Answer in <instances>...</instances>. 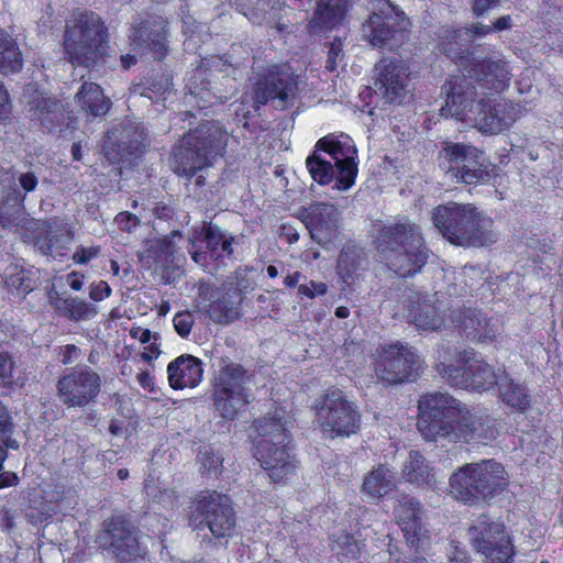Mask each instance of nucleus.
<instances>
[{
  "mask_svg": "<svg viewBox=\"0 0 563 563\" xmlns=\"http://www.w3.org/2000/svg\"><path fill=\"white\" fill-rule=\"evenodd\" d=\"M402 478L419 487H433L437 484V473L418 451H411L401 470Z\"/></svg>",
  "mask_w": 563,
  "mask_h": 563,
  "instance_id": "obj_35",
  "label": "nucleus"
},
{
  "mask_svg": "<svg viewBox=\"0 0 563 563\" xmlns=\"http://www.w3.org/2000/svg\"><path fill=\"white\" fill-rule=\"evenodd\" d=\"M104 531L101 539L106 544L113 549L119 542L122 541L124 534L130 532L133 527L122 517H112L104 522Z\"/></svg>",
  "mask_w": 563,
  "mask_h": 563,
  "instance_id": "obj_46",
  "label": "nucleus"
},
{
  "mask_svg": "<svg viewBox=\"0 0 563 563\" xmlns=\"http://www.w3.org/2000/svg\"><path fill=\"white\" fill-rule=\"evenodd\" d=\"M302 88L300 75L288 64H271L257 73L251 90L245 93L238 115L250 119L260 115L264 106L272 104L278 110H298L301 104Z\"/></svg>",
  "mask_w": 563,
  "mask_h": 563,
  "instance_id": "obj_2",
  "label": "nucleus"
},
{
  "mask_svg": "<svg viewBox=\"0 0 563 563\" xmlns=\"http://www.w3.org/2000/svg\"><path fill=\"white\" fill-rule=\"evenodd\" d=\"M443 305L437 295L416 294L409 299L408 319L422 330H439L443 323Z\"/></svg>",
  "mask_w": 563,
  "mask_h": 563,
  "instance_id": "obj_28",
  "label": "nucleus"
},
{
  "mask_svg": "<svg viewBox=\"0 0 563 563\" xmlns=\"http://www.w3.org/2000/svg\"><path fill=\"white\" fill-rule=\"evenodd\" d=\"M173 88V75L163 66L150 71L131 84L132 95H139L154 101H165Z\"/></svg>",
  "mask_w": 563,
  "mask_h": 563,
  "instance_id": "obj_31",
  "label": "nucleus"
},
{
  "mask_svg": "<svg viewBox=\"0 0 563 563\" xmlns=\"http://www.w3.org/2000/svg\"><path fill=\"white\" fill-rule=\"evenodd\" d=\"M10 113V96L4 85L0 81V122L8 119Z\"/></svg>",
  "mask_w": 563,
  "mask_h": 563,
  "instance_id": "obj_62",
  "label": "nucleus"
},
{
  "mask_svg": "<svg viewBox=\"0 0 563 563\" xmlns=\"http://www.w3.org/2000/svg\"><path fill=\"white\" fill-rule=\"evenodd\" d=\"M114 222L119 227V229L130 232L135 229L140 224L139 218L130 212H120L114 218Z\"/></svg>",
  "mask_w": 563,
  "mask_h": 563,
  "instance_id": "obj_56",
  "label": "nucleus"
},
{
  "mask_svg": "<svg viewBox=\"0 0 563 563\" xmlns=\"http://www.w3.org/2000/svg\"><path fill=\"white\" fill-rule=\"evenodd\" d=\"M30 117L32 121L57 137L73 139L78 129V119L60 101L40 96L31 102Z\"/></svg>",
  "mask_w": 563,
  "mask_h": 563,
  "instance_id": "obj_19",
  "label": "nucleus"
},
{
  "mask_svg": "<svg viewBox=\"0 0 563 563\" xmlns=\"http://www.w3.org/2000/svg\"><path fill=\"white\" fill-rule=\"evenodd\" d=\"M440 166L446 169L452 177L461 179L465 184H475L488 180L490 172L485 165L483 153L472 145L453 143L440 153Z\"/></svg>",
  "mask_w": 563,
  "mask_h": 563,
  "instance_id": "obj_15",
  "label": "nucleus"
},
{
  "mask_svg": "<svg viewBox=\"0 0 563 563\" xmlns=\"http://www.w3.org/2000/svg\"><path fill=\"white\" fill-rule=\"evenodd\" d=\"M331 550L341 561L357 559L361 554L362 545L352 534L341 532L332 534Z\"/></svg>",
  "mask_w": 563,
  "mask_h": 563,
  "instance_id": "obj_44",
  "label": "nucleus"
},
{
  "mask_svg": "<svg viewBox=\"0 0 563 563\" xmlns=\"http://www.w3.org/2000/svg\"><path fill=\"white\" fill-rule=\"evenodd\" d=\"M80 109L91 117H103L110 110L111 100L104 96L102 88L95 82L85 81L76 95Z\"/></svg>",
  "mask_w": 563,
  "mask_h": 563,
  "instance_id": "obj_36",
  "label": "nucleus"
},
{
  "mask_svg": "<svg viewBox=\"0 0 563 563\" xmlns=\"http://www.w3.org/2000/svg\"><path fill=\"white\" fill-rule=\"evenodd\" d=\"M285 411L276 410L273 415L255 421L254 428L258 439L256 441L269 440L271 444H285L289 440L284 421Z\"/></svg>",
  "mask_w": 563,
  "mask_h": 563,
  "instance_id": "obj_38",
  "label": "nucleus"
},
{
  "mask_svg": "<svg viewBox=\"0 0 563 563\" xmlns=\"http://www.w3.org/2000/svg\"><path fill=\"white\" fill-rule=\"evenodd\" d=\"M4 285L10 292L19 297H24L34 287L30 274L19 266L11 267L7 273Z\"/></svg>",
  "mask_w": 563,
  "mask_h": 563,
  "instance_id": "obj_45",
  "label": "nucleus"
},
{
  "mask_svg": "<svg viewBox=\"0 0 563 563\" xmlns=\"http://www.w3.org/2000/svg\"><path fill=\"white\" fill-rule=\"evenodd\" d=\"M498 391L500 399L514 409L523 411L530 405L526 388L516 384L505 372H500Z\"/></svg>",
  "mask_w": 563,
  "mask_h": 563,
  "instance_id": "obj_41",
  "label": "nucleus"
},
{
  "mask_svg": "<svg viewBox=\"0 0 563 563\" xmlns=\"http://www.w3.org/2000/svg\"><path fill=\"white\" fill-rule=\"evenodd\" d=\"M168 25L165 20L152 14L134 22L129 29V41L136 51H144L155 60L162 62L168 55Z\"/></svg>",
  "mask_w": 563,
  "mask_h": 563,
  "instance_id": "obj_20",
  "label": "nucleus"
},
{
  "mask_svg": "<svg viewBox=\"0 0 563 563\" xmlns=\"http://www.w3.org/2000/svg\"><path fill=\"white\" fill-rule=\"evenodd\" d=\"M459 336L474 343L488 344L498 336V327L483 311L467 307L456 308L450 314Z\"/></svg>",
  "mask_w": 563,
  "mask_h": 563,
  "instance_id": "obj_22",
  "label": "nucleus"
},
{
  "mask_svg": "<svg viewBox=\"0 0 563 563\" xmlns=\"http://www.w3.org/2000/svg\"><path fill=\"white\" fill-rule=\"evenodd\" d=\"M62 309L67 318L75 321L90 319L97 314V309L93 306L78 298L65 299Z\"/></svg>",
  "mask_w": 563,
  "mask_h": 563,
  "instance_id": "obj_47",
  "label": "nucleus"
},
{
  "mask_svg": "<svg viewBox=\"0 0 563 563\" xmlns=\"http://www.w3.org/2000/svg\"><path fill=\"white\" fill-rule=\"evenodd\" d=\"M467 537L474 551L484 556V563H509L512 545L503 522L482 514L472 521Z\"/></svg>",
  "mask_w": 563,
  "mask_h": 563,
  "instance_id": "obj_12",
  "label": "nucleus"
},
{
  "mask_svg": "<svg viewBox=\"0 0 563 563\" xmlns=\"http://www.w3.org/2000/svg\"><path fill=\"white\" fill-rule=\"evenodd\" d=\"M213 157L210 143H186L174 154V169L179 175L192 177L197 170L209 166Z\"/></svg>",
  "mask_w": 563,
  "mask_h": 563,
  "instance_id": "obj_30",
  "label": "nucleus"
},
{
  "mask_svg": "<svg viewBox=\"0 0 563 563\" xmlns=\"http://www.w3.org/2000/svg\"><path fill=\"white\" fill-rule=\"evenodd\" d=\"M174 328L181 338H187L195 323V318L189 311H181L175 314L173 319Z\"/></svg>",
  "mask_w": 563,
  "mask_h": 563,
  "instance_id": "obj_50",
  "label": "nucleus"
},
{
  "mask_svg": "<svg viewBox=\"0 0 563 563\" xmlns=\"http://www.w3.org/2000/svg\"><path fill=\"white\" fill-rule=\"evenodd\" d=\"M111 294V288L107 282L100 280L90 287L89 296L95 301H100Z\"/></svg>",
  "mask_w": 563,
  "mask_h": 563,
  "instance_id": "obj_61",
  "label": "nucleus"
},
{
  "mask_svg": "<svg viewBox=\"0 0 563 563\" xmlns=\"http://www.w3.org/2000/svg\"><path fill=\"white\" fill-rule=\"evenodd\" d=\"M389 11L373 12L362 24L363 37L376 48L398 49L409 35V21L390 3Z\"/></svg>",
  "mask_w": 563,
  "mask_h": 563,
  "instance_id": "obj_14",
  "label": "nucleus"
},
{
  "mask_svg": "<svg viewBox=\"0 0 563 563\" xmlns=\"http://www.w3.org/2000/svg\"><path fill=\"white\" fill-rule=\"evenodd\" d=\"M464 407L449 394L432 393L421 396L418 401L419 432L429 441H435L439 438L449 439Z\"/></svg>",
  "mask_w": 563,
  "mask_h": 563,
  "instance_id": "obj_10",
  "label": "nucleus"
},
{
  "mask_svg": "<svg viewBox=\"0 0 563 563\" xmlns=\"http://www.w3.org/2000/svg\"><path fill=\"white\" fill-rule=\"evenodd\" d=\"M499 0H471L472 13L476 18L484 16L492 9L498 7Z\"/></svg>",
  "mask_w": 563,
  "mask_h": 563,
  "instance_id": "obj_55",
  "label": "nucleus"
},
{
  "mask_svg": "<svg viewBox=\"0 0 563 563\" xmlns=\"http://www.w3.org/2000/svg\"><path fill=\"white\" fill-rule=\"evenodd\" d=\"M355 147L343 150L342 143H317V150L306 159L307 168L313 180L327 185L335 179L339 191L349 190L357 175Z\"/></svg>",
  "mask_w": 563,
  "mask_h": 563,
  "instance_id": "obj_8",
  "label": "nucleus"
},
{
  "mask_svg": "<svg viewBox=\"0 0 563 563\" xmlns=\"http://www.w3.org/2000/svg\"><path fill=\"white\" fill-rule=\"evenodd\" d=\"M130 335L136 340H139L141 343H147L152 339L157 341L158 334L152 333L148 329H143L141 327H134L130 330Z\"/></svg>",
  "mask_w": 563,
  "mask_h": 563,
  "instance_id": "obj_63",
  "label": "nucleus"
},
{
  "mask_svg": "<svg viewBox=\"0 0 563 563\" xmlns=\"http://www.w3.org/2000/svg\"><path fill=\"white\" fill-rule=\"evenodd\" d=\"M509 476L495 460H482L459 467L449 479L450 494L467 505L490 503L507 490Z\"/></svg>",
  "mask_w": 563,
  "mask_h": 563,
  "instance_id": "obj_7",
  "label": "nucleus"
},
{
  "mask_svg": "<svg viewBox=\"0 0 563 563\" xmlns=\"http://www.w3.org/2000/svg\"><path fill=\"white\" fill-rule=\"evenodd\" d=\"M101 389L100 375L88 366H76L57 382V395L67 407H85L93 402Z\"/></svg>",
  "mask_w": 563,
  "mask_h": 563,
  "instance_id": "obj_17",
  "label": "nucleus"
},
{
  "mask_svg": "<svg viewBox=\"0 0 563 563\" xmlns=\"http://www.w3.org/2000/svg\"><path fill=\"white\" fill-rule=\"evenodd\" d=\"M180 141H228V133L218 121H202L189 128Z\"/></svg>",
  "mask_w": 563,
  "mask_h": 563,
  "instance_id": "obj_42",
  "label": "nucleus"
},
{
  "mask_svg": "<svg viewBox=\"0 0 563 563\" xmlns=\"http://www.w3.org/2000/svg\"><path fill=\"white\" fill-rule=\"evenodd\" d=\"M307 228L318 243L330 242L338 233L339 211L331 203H314L308 211Z\"/></svg>",
  "mask_w": 563,
  "mask_h": 563,
  "instance_id": "obj_29",
  "label": "nucleus"
},
{
  "mask_svg": "<svg viewBox=\"0 0 563 563\" xmlns=\"http://www.w3.org/2000/svg\"><path fill=\"white\" fill-rule=\"evenodd\" d=\"M353 0H318L312 16L307 23L311 34L331 32L346 21Z\"/></svg>",
  "mask_w": 563,
  "mask_h": 563,
  "instance_id": "obj_25",
  "label": "nucleus"
},
{
  "mask_svg": "<svg viewBox=\"0 0 563 563\" xmlns=\"http://www.w3.org/2000/svg\"><path fill=\"white\" fill-rule=\"evenodd\" d=\"M342 42L339 37H335L334 41L330 44L324 68L332 73L338 68L339 60L343 57Z\"/></svg>",
  "mask_w": 563,
  "mask_h": 563,
  "instance_id": "obj_52",
  "label": "nucleus"
},
{
  "mask_svg": "<svg viewBox=\"0 0 563 563\" xmlns=\"http://www.w3.org/2000/svg\"><path fill=\"white\" fill-rule=\"evenodd\" d=\"M246 379L240 364L230 363L219 371L214 385V405L223 418L232 419L249 402V395L244 391Z\"/></svg>",
  "mask_w": 563,
  "mask_h": 563,
  "instance_id": "obj_16",
  "label": "nucleus"
},
{
  "mask_svg": "<svg viewBox=\"0 0 563 563\" xmlns=\"http://www.w3.org/2000/svg\"><path fill=\"white\" fill-rule=\"evenodd\" d=\"M180 236L178 232H173L170 235L164 236L156 241L155 247L158 252L159 256H164L167 261L172 257L176 251V246L174 243V238Z\"/></svg>",
  "mask_w": 563,
  "mask_h": 563,
  "instance_id": "obj_54",
  "label": "nucleus"
},
{
  "mask_svg": "<svg viewBox=\"0 0 563 563\" xmlns=\"http://www.w3.org/2000/svg\"><path fill=\"white\" fill-rule=\"evenodd\" d=\"M23 54L16 41L0 29V74H18L23 68Z\"/></svg>",
  "mask_w": 563,
  "mask_h": 563,
  "instance_id": "obj_40",
  "label": "nucleus"
},
{
  "mask_svg": "<svg viewBox=\"0 0 563 563\" xmlns=\"http://www.w3.org/2000/svg\"><path fill=\"white\" fill-rule=\"evenodd\" d=\"M498 435L497 421L487 415H472L464 407L456 424L453 428L451 441H488Z\"/></svg>",
  "mask_w": 563,
  "mask_h": 563,
  "instance_id": "obj_27",
  "label": "nucleus"
},
{
  "mask_svg": "<svg viewBox=\"0 0 563 563\" xmlns=\"http://www.w3.org/2000/svg\"><path fill=\"white\" fill-rule=\"evenodd\" d=\"M422 506L409 496H404L395 507V517L407 544L418 550L429 539V532L422 525Z\"/></svg>",
  "mask_w": 563,
  "mask_h": 563,
  "instance_id": "obj_23",
  "label": "nucleus"
},
{
  "mask_svg": "<svg viewBox=\"0 0 563 563\" xmlns=\"http://www.w3.org/2000/svg\"><path fill=\"white\" fill-rule=\"evenodd\" d=\"M240 302L241 291L234 287L224 292L221 298L212 300L206 311L213 322L228 324L239 318Z\"/></svg>",
  "mask_w": 563,
  "mask_h": 563,
  "instance_id": "obj_37",
  "label": "nucleus"
},
{
  "mask_svg": "<svg viewBox=\"0 0 563 563\" xmlns=\"http://www.w3.org/2000/svg\"><path fill=\"white\" fill-rule=\"evenodd\" d=\"M395 488L394 472L388 466L379 464L364 476L361 493L373 501H379Z\"/></svg>",
  "mask_w": 563,
  "mask_h": 563,
  "instance_id": "obj_33",
  "label": "nucleus"
},
{
  "mask_svg": "<svg viewBox=\"0 0 563 563\" xmlns=\"http://www.w3.org/2000/svg\"><path fill=\"white\" fill-rule=\"evenodd\" d=\"M14 363L8 353H0V386H11L14 383Z\"/></svg>",
  "mask_w": 563,
  "mask_h": 563,
  "instance_id": "obj_51",
  "label": "nucleus"
},
{
  "mask_svg": "<svg viewBox=\"0 0 563 563\" xmlns=\"http://www.w3.org/2000/svg\"><path fill=\"white\" fill-rule=\"evenodd\" d=\"M255 445V456L273 482L285 481L294 473L295 463L287 453V443L276 445L265 440L256 441Z\"/></svg>",
  "mask_w": 563,
  "mask_h": 563,
  "instance_id": "obj_26",
  "label": "nucleus"
},
{
  "mask_svg": "<svg viewBox=\"0 0 563 563\" xmlns=\"http://www.w3.org/2000/svg\"><path fill=\"white\" fill-rule=\"evenodd\" d=\"M24 199L25 194L13 191L0 203V225L2 228H21L27 223Z\"/></svg>",
  "mask_w": 563,
  "mask_h": 563,
  "instance_id": "obj_39",
  "label": "nucleus"
},
{
  "mask_svg": "<svg viewBox=\"0 0 563 563\" xmlns=\"http://www.w3.org/2000/svg\"><path fill=\"white\" fill-rule=\"evenodd\" d=\"M216 299V291L211 284L200 283L198 286L197 306L205 305L207 301Z\"/></svg>",
  "mask_w": 563,
  "mask_h": 563,
  "instance_id": "obj_60",
  "label": "nucleus"
},
{
  "mask_svg": "<svg viewBox=\"0 0 563 563\" xmlns=\"http://www.w3.org/2000/svg\"><path fill=\"white\" fill-rule=\"evenodd\" d=\"M20 187L26 192L35 190L38 179L33 172L20 173L18 176Z\"/></svg>",
  "mask_w": 563,
  "mask_h": 563,
  "instance_id": "obj_59",
  "label": "nucleus"
},
{
  "mask_svg": "<svg viewBox=\"0 0 563 563\" xmlns=\"http://www.w3.org/2000/svg\"><path fill=\"white\" fill-rule=\"evenodd\" d=\"M365 254L357 249L344 250L338 261V269L345 283H350L358 271H364Z\"/></svg>",
  "mask_w": 563,
  "mask_h": 563,
  "instance_id": "obj_43",
  "label": "nucleus"
},
{
  "mask_svg": "<svg viewBox=\"0 0 563 563\" xmlns=\"http://www.w3.org/2000/svg\"><path fill=\"white\" fill-rule=\"evenodd\" d=\"M100 252V249L98 246H78L73 255V260L76 263L79 264H86L91 258L96 257Z\"/></svg>",
  "mask_w": 563,
  "mask_h": 563,
  "instance_id": "obj_57",
  "label": "nucleus"
},
{
  "mask_svg": "<svg viewBox=\"0 0 563 563\" xmlns=\"http://www.w3.org/2000/svg\"><path fill=\"white\" fill-rule=\"evenodd\" d=\"M316 418L330 438L350 435L360 428V413L341 390L327 391L316 404Z\"/></svg>",
  "mask_w": 563,
  "mask_h": 563,
  "instance_id": "obj_13",
  "label": "nucleus"
},
{
  "mask_svg": "<svg viewBox=\"0 0 563 563\" xmlns=\"http://www.w3.org/2000/svg\"><path fill=\"white\" fill-rule=\"evenodd\" d=\"M63 47L65 58L73 66L92 69L107 62L109 29L98 13L76 12L66 21Z\"/></svg>",
  "mask_w": 563,
  "mask_h": 563,
  "instance_id": "obj_5",
  "label": "nucleus"
},
{
  "mask_svg": "<svg viewBox=\"0 0 563 563\" xmlns=\"http://www.w3.org/2000/svg\"><path fill=\"white\" fill-rule=\"evenodd\" d=\"M203 235L207 249L211 252L218 250L222 240L224 239V234L221 232V230L211 223L203 228Z\"/></svg>",
  "mask_w": 563,
  "mask_h": 563,
  "instance_id": "obj_53",
  "label": "nucleus"
},
{
  "mask_svg": "<svg viewBox=\"0 0 563 563\" xmlns=\"http://www.w3.org/2000/svg\"><path fill=\"white\" fill-rule=\"evenodd\" d=\"M125 537L122 538V541L119 542L114 548L113 551L117 553L118 556H121L124 559L123 554L129 555H135L139 551V540L136 538L135 530L132 529L130 532L124 534Z\"/></svg>",
  "mask_w": 563,
  "mask_h": 563,
  "instance_id": "obj_49",
  "label": "nucleus"
},
{
  "mask_svg": "<svg viewBox=\"0 0 563 563\" xmlns=\"http://www.w3.org/2000/svg\"><path fill=\"white\" fill-rule=\"evenodd\" d=\"M462 29L446 26L439 35V48L456 65H464L468 77L492 93H503L510 86L511 68L503 58L482 57L468 59L470 52L460 43Z\"/></svg>",
  "mask_w": 563,
  "mask_h": 563,
  "instance_id": "obj_6",
  "label": "nucleus"
},
{
  "mask_svg": "<svg viewBox=\"0 0 563 563\" xmlns=\"http://www.w3.org/2000/svg\"><path fill=\"white\" fill-rule=\"evenodd\" d=\"M431 219L442 236L462 247H487L498 241L490 217L472 203L450 201L432 210Z\"/></svg>",
  "mask_w": 563,
  "mask_h": 563,
  "instance_id": "obj_3",
  "label": "nucleus"
},
{
  "mask_svg": "<svg viewBox=\"0 0 563 563\" xmlns=\"http://www.w3.org/2000/svg\"><path fill=\"white\" fill-rule=\"evenodd\" d=\"M79 349L74 344H67L60 349L62 363L69 364L74 358H77Z\"/></svg>",
  "mask_w": 563,
  "mask_h": 563,
  "instance_id": "obj_64",
  "label": "nucleus"
},
{
  "mask_svg": "<svg viewBox=\"0 0 563 563\" xmlns=\"http://www.w3.org/2000/svg\"><path fill=\"white\" fill-rule=\"evenodd\" d=\"M375 242L377 261L402 278L420 272L429 257L418 225L410 221L384 225Z\"/></svg>",
  "mask_w": 563,
  "mask_h": 563,
  "instance_id": "obj_4",
  "label": "nucleus"
},
{
  "mask_svg": "<svg viewBox=\"0 0 563 563\" xmlns=\"http://www.w3.org/2000/svg\"><path fill=\"white\" fill-rule=\"evenodd\" d=\"M473 357V350H465L457 354L456 361H453L450 349L441 347L438 351V373L446 377L451 385L460 388L485 391L494 386L498 387L500 373L497 374L483 361L468 364Z\"/></svg>",
  "mask_w": 563,
  "mask_h": 563,
  "instance_id": "obj_9",
  "label": "nucleus"
},
{
  "mask_svg": "<svg viewBox=\"0 0 563 563\" xmlns=\"http://www.w3.org/2000/svg\"><path fill=\"white\" fill-rule=\"evenodd\" d=\"M14 424L12 417L7 407L0 401V471L2 470L3 462L7 459V450L19 448L16 440L12 439ZM18 476L14 473L0 474V488L15 486L18 484Z\"/></svg>",
  "mask_w": 563,
  "mask_h": 563,
  "instance_id": "obj_34",
  "label": "nucleus"
},
{
  "mask_svg": "<svg viewBox=\"0 0 563 563\" xmlns=\"http://www.w3.org/2000/svg\"><path fill=\"white\" fill-rule=\"evenodd\" d=\"M375 86L388 102L402 98L409 80V67L397 58L384 57L376 65Z\"/></svg>",
  "mask_w": 563,
  "mask_h": 563,
  "instance_id": "obj_24",
  "label": "nucleus"
},
{
  "mask_svg": "<svg viewBox=\"0 0 563 563\" xmlns=\"http://www.w3.org/2000/svg\"><path fill=\"white\" fill-rule=\"evenodd\" d=\"M299 292L309 298H314L317 295H324L327 292V285L312 280L308 285H300Z\"/></svg>",
  "mask_w": 563,
  "mask_h": 563,
  "instance_id": "obj_58",
  "label": "nucleus"
},
{
  "mask_svg": "<svg viewBox=\"0 0 563 563\" xmlns=\"http://www.w3.org/2000/svg\"><path fill=\"white\" fill-rule=\"evenodd\" d=\"M189 525L197 530L208 528L216 538H228L235 527V516L229 496L216 490L201 492L190 507Z\"/></svg>",
  "mask_w": 563,
  "mask_h": 563,
  "instance_id": "obj_11",
  "label": "nucleus"
},
{
  "mask_svg": "<svg viewBox=\"0 0 563 563\" xmlns=\"http://www.w3.org/2000/svg\"><path fill=\"white\" fill-rule=\"evenodd\" d=\"M198 461L201 464V472L207 475H217L222 466V459L209 445H203L199 450Z\"/></svg>",
  "mask_w": 563,
  "mask_h": 563,
  "instance_id": "obj_48",
  "label": "nucleus"
},
{
  "mask_svg": "<svg viewBox=\"0 0 563 563\" xmlns=\"http://www.w3.org/2000/svg\"><path fill=\"white\" fill-rule=\"evenodd\" d=\"M168 382L174 389L196 387L202 378V363L199 358L184 354L167 366Z\"/></svg>",
  "mask_w": 563,
  "mask_h": 563,
  "instance_id": "obj_32",
  "label": "nucleus"
},
{
  "mask_svg": "<svg viewBox=\"0 0 563 563\" xmlns=\"http://www.w3.org/2000/svg\"><path fill=\"white\" fill-rule=\"evenodd\" d=\"M419 366V357L411 347L395 343L382 349L375 373L386 384H400L415 378Z\"/></svg>",
  "mask_w": 563,
  "mask_h": 563,
  "instance_id": "obj_18",
  "label": "nucleus"
},
{
  "mask_svg": "<svg viewBox=\"0 0 563 563\" xmlns=\"http://www.w3.org/2000/svg\"><path fill=\"white\" fill-rule=\"evenodd\" d=\"M232 67L227 55H209L201 59L200 65L192 70L188 78L186 89L195 99L199 109H207L216 104L221 98L217 96L211 86L209 73H227Z\"/></svg>",
  "mask_w": 563,
  "mask_h": 563,
  "instance_id": "obj_21",
  "label": "nucleus"
},
{
  "mask_svg": "<svg viewBox=\"0 0 563 563\" xmlns=\"http://www.w3.org/2000/svg\"><path fill=\"white\" fill-rule=\"evenodd\" d=\"M442 89L445 104L441 111L462 122H471L479 132L498 134L509 129L517 119L516 106L505 99L489 96L477 98V88L465 76H450Z\"/></svg>",
  "mask_w": 563,
  "mask_h": 563,
  "instance_id": "obj_1",
  "label": "nucleus"
}]
</instances>
